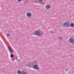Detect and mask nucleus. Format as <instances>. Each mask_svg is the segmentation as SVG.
I'll use <instances>...</instances> for the list:
<instances>
[{
	"label": "nucleus",
	"mask_w": 74,
	"mask_h": 74,
	"mask_svg": "<svg viewBox=\"0 0 74 74\" xmlns=\"http://www.w3.org/2000/svg\"><path fill=\"white\" fill-rule=\"evenodd\" d=\"M21 74H27L26 72H25L23 71L21 72Z\"/></svg>",
	"instance_id": "8"
},
{
	"label": "nucleus",
	"mask_w": 74,
	"mask_h": 74,
	"mask_svg": "<svg viewBox=\"0 0 74 74\" xmlns=\"http://www.w3.org/2000/svg\"><path fill=\"white\" fill-rule=\"evenodd\" d=\"M10 36V34H7V36H8H8Z\"/></svg>",
	"instance_id": "16"
},
{
	"label": "nucleus",
	"mask_w": 74,
	"mask_h": 74,
	"mask_svg": "<svg viewBox=\"0 0 74 74\" xmlns=\"http://www.w3.org/2000/svg\"><path fill=\"white\" fill-rule=\"evenodd\" d=\"M17 61H18V62H19V61H20V60H18Z\"/></svg>",
	"instance_id": "18"
},
{
	"label": "nucleus",
	"mask_w": 74,
	"mask_h": 74,
	"mask_svg": "<svg viewBox=\"0 0 74 74\" xmlns=\"http://www.w3.org/2000/svg\"><path fill=\"white\" fill-rule=\"evenodd\" d=\"M26 15L27 16H32V14L29 12H27L26 14Z\"/></svg>",
	"instance_id": "5"
},
{
	"label": "nucleus",
	"mask_w": 74,
	"mask_h": 74,
	"mask_svg": "<svg viewBox=\"0 0 74 74\" xmlns=\"http://www.w3.org/2000/svg\"><path fill=\"white\" fill-rule=\"evenodd\" d=\"M8 48L11 54H12V52H13L12 50V49H11V48L10 47H8Z\"/></svg>",
	"instance_id": "6"
},
{
	"label": "nucleus",
	"mask_w": 74,
	"mask_h": 74,
	"mask_svg": "<svg viewBox=\"0 0 74 74\" xmlns=\"http://www.w3.org/2000/svg\"><path fill=\"white\" fill-rule=\"evenodd\" d=\"M21 72L20 71H18L17 72V73L18 74H21Z\"/></svg>",
	"instance_id": "11"
},
{
	"label": "nucleus",
	"mask_w": 74,
	"mask_h": 74,
	"mask_svg": "<svg viewBox=\"0 0 74 74\" xmlns=\"http://www.w3.org/2000/svg\"><path fill=\"white\" fill-rule=\"evenodd\" d=\"M18 1H21V0H18Z\"/></svg>",
	"instance_id": "17"
},
{
	"label": "nucleus",
	"mask_w": 74,
	"mask_h": 74,
	"mask_svg": "<svg viewBox=\"0 0 74 74\" xmlns=\"http://www.w3.org/2000/svg\"><path fill=\"white\" fill-rule=\"evenodd\" d=\"M35 2V3H38V1H37V0H36Z\"/></svg>",
	"instance_id": "15"
},
{
	"label": "nucleus",
	"mask_w": 74,
	"mask_h": 74,
	"mask_svg": "<svg viewBox=\"0 0 74 74\" xmlns=\"http://www.w3.org/2000/svg\"><path fill=\"white\" fill-rule=\"evenodd\" d=\"M34 34L37 36H41L43 34V33L41 31H37L34 32Z\"/></svg>",
	"instance_id": "1"
},
{
	"label": "nucleus",
	"mask_w": 74,
	"mask_h": 74,
	"mask_svg": "<svg viewBox=\"0 0 74 74\" xmlns=\"http://www.w3.org/2000/svg\"><path fill=\"white\" fill-rule=\"evenodd\" d=\"M14 57V55L13 54H11L10 55V57L11 58H13Z\"/></svg>",
	"instance_id": "12"
},
{
	"label": "nucleus",
	"mask_w": 74,
	"mask_h": 74,
	"mask_svg": "<svg viewBox=\"0 0 74 74\" xmlns=\"http://www.w3.org/2000/svg\"><path fill=\"white\" fill-rule=\"evenodd\" d=\"M62 38L61 36H60L59 37V40H62Z\"/></svg>",
	"instance_id": "13"
},
{
	"label": "nucleus",
	"mask_w": 74,
	"mask_h": 74,
	"mask_svg": "<svg viewBox=\"0 0 74 74\" xmlns=\"http://www.w3.org/2000/svg\"><path fill=\"white\" fill-rule=\"evenodd\" d=\"M38 1L39 2H40V3H41L43 1V0H38Z\"/></svg>",
	"instance_id": "10"
},
{
	"label": "nucleus",
	"mask_w": 74,
	"mask_h": 74,
	"mask_svg": "<svg viewBox=\"0 0 74 74\" xmlns=\"http://www.w3.org/2000/svg\"><path fill=\"white\" fill-rule=\"evenodd\" d=\"M69 42L72 43V44H73V43H74V39L73 38L70 39H69Z\"/></svg>",
	"instance_id": "4"
},
{
	"label": "nucleus",
	"mask_w": 74,
	"mask_h": 74,
	"mask_svg": "<svg viewBox=\"0 0 74 74\" xmlns=\"http://www.w3.org/2000/svg\"><path fill=\"white\" fill-rule=\"evenodd\" d=\"M63 25L64 26H70V23L68 22H65L63 24Z\"/></svg>",
	"instance_id": "2"
},
{
	"label": "nucleus",
	"mask_w": 74,
	"mask_h": 74,
	"mask_svg": "<svg viewBox=\"0 0 74 74\" xmlns=\"http://www.w3.org/2000/svg\"><path fill=\"white\" fill-rule=\"evenodd\" d=\"M32 68L36 69V70H38V69H39V68L38 67L37 65H34L33 66H32Z\"/></svg>",
	"instance_id": "3"
},
{
	"label": "nucleus",
	"mask_w": 74,
	"mask_h": 74,
	"mask_svg": "<svg viewBox=\"0 0 74 74\" xmlns=\"http://www.w3.org/2000/svg\"><path fill=\"white\" fill-rule=\"evenodd\" d=\"M50 7L49 5H47L46 6L45 8L46 9H49L50 8Z\"/></svg>",
	"instance_id": "7"
},
{
	"label": "nucleus",
	"mask_w": 74,
	"mask_h": 74,
	"mask_svg": "<svg viewBox=\"0 0 74 74\" xmlns=\"http://www.w3.org/2000/svg\"><path fill=\"white\" fill-rule=\"evenodd\" d=\"M71 27H73L74 26V24L73 23H72L71 24Z\"/></svg>",
	"instance_id": "9"
},
{
	"label": "nucleus",
	"mask_w": 74,
	"mask_h": 74,
	"mask_svg": "<svg viewBox=\"0 0 74 74\" xmlns=\"http://www.w3.org/2000/svg\"><path fill=\"white\" fill-rule=\"evenodd\" d=\"M69 71V69H66L65 70V71Z\"/></svg>",
	"instance_id": "14"
}]
</instances>
